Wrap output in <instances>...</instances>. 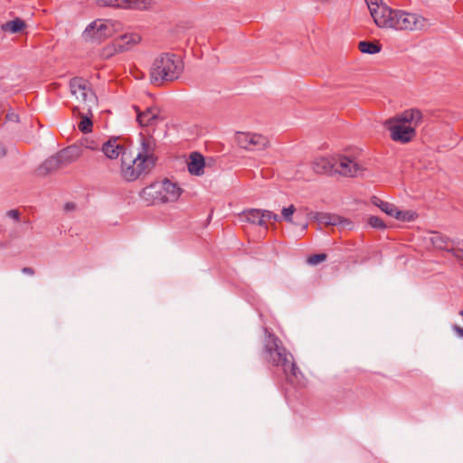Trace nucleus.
I'll return each instance as SVG.
<instances>
[{"label":"nucleus","mask_w":463,"mask_h":463,"mask_svg":"<svg viewBox=\"0 0 463 463\" xmlns=\"http://www.w3.org/2000/svg\"><path fill=\"white\" fill-rule=\"evenodd\" d=\"M265 341L263 352L265 359L274 366H281L287 377L289 375L298 378L301 374L293 360L292 354L282 345L280 339L265 328Z\"/></svg>","instance_id":"obj_1"},{"label":"nucleus","mask_w":463,"mask_h":463,"mask_svg":"<svg viewBox=\"0 0 463 463\" xmlns=\"http://www.w3.org/2000/svg\"><path fill=\"white\" fill-rule=\"evenodd\" d=\"M184 71V64L175 53L164 52L156 57L150 71V82L162 86L165 82L177 80Z\"/></svg>","instance_id":"obj_2"},{"label":"nucleus","mask_w":463,"mask_h":463,"mask_svg":"<svg viewBox=\"0 0 463 463\" xmlns=\"http://www.w3.org/2000/svg\"><path fill=\"white\" fill-rule=\"evenodd\" d=\"M183 190L177 184L172 183L168 179L161 184L155 183L142 190L143 196H151L154 200L158 199L162 202H175L181 195Z\"/></svg>","instance_id":"obj_3"},{"label":"nucleus","mask_w":463,"mask_h":463,"mask_svg":"<svg viewBox=\"0 0 463 463\" xmlns=\"http://www.w3.org/2000/svg\"><path fill=\"white\" fill-rule=\"evenodd\" d=\"M405 14H407V12L384 5L381 11L373 10V18L378 27L403 30Z\"/></svg>","instance_id":"obj_4"},{"label":"nucleus","mask_w":463,"mask_h":463,"mask_svg":"<svg viewBox=\"0 0 463 463\" xmlns=\"http://www.w3.org/2000/svg\"><path fill=\"white\" fill-rule=\"evenodd\" d=\"M120 27V24L113 21L99 23L98 21L90 24L83 32V37L86 41L92 43H101L103 40L111 37Z\"/></svg>","instance_id":"obj_5"},{"label":"nucleus","mask_w":463,"mask_h":463,"mask_svg":"<svg viewBox=\"0 0 463 463\" xmlns=\"http://www.w3.org/2000/svg\"><path fill=\"white\" fill-rule=\"evenodd\" d=\"M135 165H128L123 170V178L128 181L137 180L142 174L149 172L155 165L156 161L146 158L142 156H136Z\"/></svg>","instance_id":"obj_6"},{"label":"nucleus","mask_w":463,"mask_h":463,"mask_svg":"<svg viewBox=\"0 0 463 463\" xmlns=\"http://www.w3.org/2000/svg\"><path fill=\"white\" fill-rule=\"evenodd\" d=\"M235 140L243 149L264 150L269 146V139L260 134L238 132Z\"/></svg>","instance_id":"obj_7"},{"label":"nucleus","mask_w":463,"mask_h":463,"mask_svg":"<svg viewBox=\"0 0 463 463\" xmlns=\"http://www.w3.org/2000/svg\"><path fill=\"white\" fill-rule=\"evenodd\" d=\"M385 127L390 131L391 138L395 142L407 144L416 137V129L411 126L391 124L385 125Z\"/></svg>","instance_id":"obj_8"},{"label":"nucleus","mask_w":463,"mask_h":463,"mask_svg":"<svg viewBox=\"0 0 463 463\" xmlns=\"http://www.w3.org/2000/svg\"><path fill=\"white\" fill-rule=\"evenodd\" d=\"M97 5L102 7L125 9H147L151 0H97Z\"/></svg>","instance_id":"obj_9"},{"label":"nucleus","mask_w":463,"mask_h":463,"mask_svg":"<svg viewBox=\"0 0 463 463\" xmlns=\"http://www.w3.org/2000/svg\"><path fill=\"white\" fill-rule=\"evenodd\" d=\"M314 214V218L319 224H325L326 226L340 225L343 229H352L353 222L349 219L326 213H315Z\"/></svg>","instance_id":"obj_10"},{"label":"nucleus","mask_w":463,"mask_h":463,"mask_svg":"<svg viewBox=\"0 0 463 463\" xmlns=\"http://www.w3.org/2000/svg\"><path fill=\"white\" fill-rule=\"evenodd\" d=\"M133 109L137 112V121L141 127L152 126L160 119L159 109L156 107H148L144 111H141L137 105H134Z\"/></svg>","instance_id":"obj_11"},{"label":"nucleus","mask_w":463,"mask_h":463,"mask_svg":"<svg viewBox=\"0 0 463 463\" xmlns=\"http://www.w3.org/2000/svg\"><path fill=\"white\" fill-rule=\"evenodd\" d=\"M337 165L334 169V173H339L345 176H355L357 172L361 170L358 164L354 163L351 159L345 156H336Z\"/></svg>","instance_id":"obj_12"},{"label":"nucleus","mask_w":463,"mask_h":463,"mask_svg":"<svg viewBox=\"0 0 463 463\" xmlns=\"http://www.w3.org/2000/svg\"><path fill=\"white\" fill-rule=\"evenodd\" d=\"M140 41L141 36L137 33H124L114 40L112 46L116 52H123L130 50Z\"/></svg>","instance_id":"obj_13"},{"label":"nucleus","mask_w":463,"mask_h":463,"mask_svg":"<svg viewBox=\"0 0 463 463\" xmlns=\"http://www.w3.org/2000/svg\"><path fill=\"white\" fill-rule=\"evenodd\" d=\"M337 165L335 156H321L315 159L312 163L313 170L320 175H330L334 173L335 167Z\"/></svg>","instance_id":"obj_14"},{"label":"nucleus","mask_w":463,"mask_h":463,"mask_svg":"<svg viewBox=\"0 0 463 463\" xmlns=\"http://www.w3.org/2000/svg\"><path fill=\"white\" fill-rule=\"evenodd\" d=\"M206 162L204 156L199 152H192L187 162L188 172L192 175L201 176L204 173Z\"/></svg>","instance_id":"obj_15"},{"label":"nucleus","mask_w":463,"mask_h":463,"mask_svg":"<svg viewBox=\"0 0 463 463\" xmlns=\"http://www.w3.org/2000/svg\"><path fill=\"white\" fill-rule=\"evenodd\" d=\"M65 166L61 158L59 157L58 152L48 157L36 170V173L40 176H45L58 170L59 168Z\"/></svg>","instance_id":"obj_16"},{"label":"nucleus","mask_w":463,"mask_h":463,"mask_svg":"<svg viewBox=\"0 0 463 463\" xmlns=\"http://www.w3.org/2000/svg\"><path fill=\"white\" fill-rule=\"evenodd\" d=\"M119 139V137H111L103 143L101 150L108 158L116 159L122 153L124 146L118 143Z\"/></svg>","instance_id":"obj_17"},{"label":"nucleus","mask_w":463,"mask_h":463,"mask_svg":"<svg viewBox=\"0 0 463 463\" xmlns=\"http://www.w3.org/2000/svg\"><path fill=\"white\" fill-rule=\"evenodd\" d=\"M63 165H68L76 161L82 154L81 146L79 144H73L58 152Z\"/></svg>","instance_id":"obj_18"},{"label":"nucleus","mask_w":463,"mask_h":463,"mask_svg":"<svg viewBox=\"0 0 463 463\" xmlns=\"http://www.w3.org/2000/svg\"><path fill=\"white\" fill-rule=\"evenodd\" d=\"M140 136H141V149L137 155L156 161L157 156H156L153 153L155 150V146H156L155 140L153 139L152 137H146L142 134H140Z\"/></svg>","instance_id":"obj_19"},{"label":"nucleus","mask_w":463,"mask_h":463,"mask_svg":"<svg viewBox=\"0 0 463 463\" xmlns=\"http://www.w3.org/2000/svg\"><path fill=\"white\" fill-rule=\"evenodd\" d=\"M403 24V30H421L425 26L426 20L416 14L407 13V14L404 15Z\"/></svg>","instance_id":"obj_20"},{"label":"nucleus","mask_w":463,"mask_h":463,"mask_svg":"<svg viewBox=\"0 0 463 463\" xmlns=\"http://www.w3.org/2000/svg\"><path fill=\"white\" fill-rule=\"evenodd\" d=\"M27 24L22 18L16 17L14 20L8 21L1 25V29L4 32H9L11 33H19L25 30Z\"/></svg>","instance_id":"obj_21"},{"label":"nucleus","mask_w":463,"mask_h":463,"mask_svg":"<svg viewBox=\"0 0 463 463\" xmlns=\"http://www.w3.org/2000/svg\"><path fill=\"white\" fill-rule=\"evenodd\" d=\"M245 221L253 224H258L260 226H264L266 224L265 220L263 219V211L259 209H250L245 210L242 213Z\"/></svg>","instance_id":"obj_22"},{"label":"nucleus","mask_w":463,"mask_h":463,"mask_svg":"<svg viewBox=\"0 0 463 463\" xmlns=\"http://www.w3.org/2000/svg\"><path fill=\"white\" fill-rule=\"evenodd\" d=\"M430 241L435 248L447 251L448 250H450L449 245L453 244V241L449 237L441 234L439 232H432Z\"/></svg>","instance_id":"obj_23"},{"label":"nucleus","mask_w":463,"mask_h":463,"mask_svg":"<svg viewBox=\"0 0 463 463\" xmlns=\"http://www.w3.org/2000/svg\"><path fill=\"white\" fill-rule=\"evenodd\" d=\"M358 49L363 53L376 54L381 52L382 44L378 41H361Z\"/></svg>","instance_id":"obj_24"},{"label":"nucleus","mask_w":463,"mask_h":463,"mask_svg":"<svg viewBox=\"0 0 463 463\" xmlns=\"http://www.w3.org/2000/svg\"><path fill=\"white\" fill-rule=\"evenodd\" d=\"M69 85L72 94H76L78 91L81 93L90 86V82L81 77L71 78Z\"/></svg>","instance_id":"obj_25"},{"label":"nucleus","mask_w":463,"mask_h":463,"mask_svg":"<svg viewBox=\"0 0 463 463\" xmlns=\"http://www.w3.org/2000/svg\"><path fill=\"white\" fill-rule=\"evenodd\" d=\"M411 115L412 114L411 113V109H406L402 114L396 115L395 117L387 119L385 121L384 125H391V124L406 125L408 123L411 124V120L413 118V116H411Z\"/></svg>","instance_id":"obj_26"},{"label":"nucleus","mask_w":463,"mask_h":463,"mask_svg":"<svg viewBox=\"0 0 463 463\" xmlns=\"http://www.w3.org/2000/svg\"><path fill=\"white\" fill-rule=\"evenodd\" d=\"M79 117H80V121L78 125L80 131L84 134L90 133L92 131V128H93V122L91 119V118H92L91 111L88 112L87 115H84L83 113L79 112Z\"/></svg>","instance_id":"obj_27"},{"label":"nucleus","mask_w":463,"mask_h":463,"mask_svg":"<svg viewBox=\"0 0 463 463\" xmlns=\"http://www.w3.org/2000/svg\"><path fill=\"white\" fill-rule=\"evenodd\" d=\"M81 99L84 102L87 103L88 112H90L92 106L98 104V98L94 90L90 88V86L80 93Z\"/></svg>","instance_id":"obj_28"},{"label":"nucleus","mask_w":463,"mask_h":463,"mask_svg":"<svg viewBox=\"0 0 463 463\" xmlns=\"http://www.w3.org/2000/svg\"><path fill=\"white\" fill-rule=\"evenodd\" d=\"M121 156V175H123V170L125 167H128V165H135V157L132 155V152L130 149L124 146V149H122V153H120Z\"/></svg>","instance_id":"obj_29"},{"label":"nucleus","mask_w":463,"mask_h":463,"mask_svg":"<svg viewBox=\"0 0 463 463\" xmlns=\"http://www.w3.org/2000/svg\"><path fill=\"white\" fill-rule=\"evenodd\" d=\"M393 217L402 222H412L418 217V214L413 211H401L397 208Z\"/></svg>","instance_id":"obj_30"},{"label":"nucleus","mask_w":463,"mask_h":463,"mask_svg":"<svg viewBox=\"0 0 463 463\" xmlns=\"http://www.w3.org/2000/svg\"><path fill=\"white\" fill-rule=\"evenodd\" d=\"M367 224L372 228L378 230H384L386 228L384 222L380 217L374 215L368 218Z\"/></svg>","instance_id":"obj_31"},{"label":"nucleus","mask_w":463,"mask_h":463,"mask_svg":"<svg viewBox=\"0 0 463 463\" xmlns=\"http://www.w3.org/2000/svg\"><path fill=\"white\" fill-rule=\"evenodd\" d=\"M296 212V208L293 204H290L288 207H284L282 209V218L288 222H293V214Z\"/></svg>","instance_id":"obj_32"},{"label":"nucleus","mask_w":463,"mask_h":463,"mask_svg":"<svg viewBox=\"0 0 463 463\" xmlns=\"http://www.w3.org/2000/svg\"><path fill=\"white\" fill-rule=\"evenodd\" d=\"M327 258V254L326 253H317L310 255L307 258V263L310 265H318L319 263L325 261Z\"/></svg>","instance_id":"obj_33"},{"label":"nucleus","mask_w":463,"mask_h":463,"mask_svg":"<svg viewBox=\"0 0 463 463\" xmlns=\"http://www.w3.org/2000/svg\"><path fill=\"white\" fill-rule=\"evenodd\" d=\"M379 208L383 213H385L387 215L392 216V217L394 216L395 212L397 210V207L393 203H391L388 202L381 203V205L379 206Z\"/></svg>","instance_id":"obj_34"},{"label":"nucleus","mask_w":463,"mask_h":463,"mask_svg":"<svg viewBox=\"0 0 463 463\" xmlns=\"http://www.w3.org/2000/svg\"><path fill=\"white\" fill-rule=\"evenodd\" d=\"M365 1H366V4L368 5V8L370 10L372 16H373V10L381 11L383 6L387 5L382 0H380V3H379V0H365Z\"/></svg>","instance_id":"obj_35"},{"label":"nucleus","mask_w":463,"mask_h":463,"mask_svg":"<svg viewBox=\"0 0 463 463\" xmlns=\"http://www.w3.org/2000/svg\"><path fill=\"white\" fill-rule=\"evenodd\" d=\"M411 113L412 114L411 116H413L411 123H413L414 126L412 128H416L422 122V113L418 109H411Z\"/></svg>","instance_id":"obj_36"},{"label":"nucleus","mask_w":463,"mask_h":463,"mask_svg":"<svg viewBox=\"0 0 463 463\" xmlns=\"http://www.w3.org/2000/svg\"><path fill=\"white\" fill-rule=\"evenodd\" d=\"M79 145L81 146V148L85 147V148H88L90 150L99 149V144L95 140L89 139V138L82 139Z\"/></svg>","instance_id":"obj_37"},{"label":"nucleus","mask_w":463,"mask_h":463,"mask_svg":"<svg viewBox=\"0 0 463 463\" xmlns=\"http://www.w3.org/2000/svg\"><path fill=\"white\" fill-rule=\"evenodd\" d=\"M264 218H266L269 221L273 220L274 222H280L281 220V218L278 214L268 210H263V219Z\"/></svg>","instance_id":"obj_38"},{"label":"nucleus","mask_w":463,"mask_h":463,"mask_svg":"<svg viewBox=\"0 0 463 463\" xmlns=\"http://www.w3.org/2000/svg\"><path fill=\"white\" fill-rule=\"evenodd\" d=\"M448 251L451 252L458 260H463V249L451 247Z\"/></svg>","instance_id":"obj_39"},{"label":"nucleus","mask_w":463,"mask_h":463,"mask_svg":"<svg viewBox=\"0 0 463 463\" xmlns=\"http://www.w3.org/2000/svg\"><path fill=\"white\" fill-rule=\"evenodd\" d=\"M6 214L15 220L16 222H19L20 220V213L18 210H10L6 213Z\"/></svg>","instance_id":"obj_40"},{"label":"nucleus","mask_w":463,"mask_h":463,"mask_svg":"<svg viewBox=\"0 0 463 463\" xmlns=\"http://www.w3.org/2000/svg\"><path fill=\"white\" fill-rule=\"evenodd\" d=\"M453 330L456 332V334H457L459 337L463 338V327H461V326H458V325H454V326H453Z\"/></svg>","instance_id":"obj_41"},{"label":"nucleus","mask_w":463,"mask_h":463,"mask_svg":"<svg viewBox=\"0 0 463 463\" xmlns=\"http://www.w3.org/2000/svg\"><path fill=\"white\" fill-rule=\"evenodd\" d=\"M22 272L24 273V274H28V275H34L35 274V270L31 268V267H24L22 269Z\"/></svg>","instance_id":"obj_42"},{"label":"nucleus","mask_w":463,"mask_h":463,"mask_svg":"<svg viewBox=\"0 0 463 463\" xmlns=\"http://www.w3.org/2000/svg\"><path fill=\"white\" fill-rule=\"evenodd\" d=\"M384 201L381 200L379 197L377 196H373L372 197V203L377 207H379L381 205V203H383Z\"/></svg>","instance_id":"obj_43"},{"label":"nucleus","mask_w":463,"mask_h":463,"mask_svg":"<svg viewBox=\"0 0 463 463\" xmlns=\"http://www.w3.org/2000/svg\"><path fill=\"white\" fill-rule=\"evenodd\" d=\"M6 118H7L8 120H11V121H18L19 120V117L15 113H9V114H7Z\"/></svg>","instance_id":"obj_44"},{"label":"nucleus","mask_w":463,"mask_h":463,"mask_svg":"<svg viewBox=\"0 0 463 463\" xmlns=\"http://www.w3.org/2000/svg\"><path fill=\"white\" fill-rule=\"evenodd\" d=\"M76 207L75 203H66L65 205H64V210L65 211H71V210H74Z\"/></svg>","instance_id":"obj_45"},{"label":"nucleus","mask_w":463,"mask_h":463,"mask_svg":"<svg viewBox=\"0 0 463 463\" xmlns=\"http://www.w3.org/2000/svg\"><path fill=\"white\" fill-rule=\"evenodd\" d=\"M6 152L5 146L0 142V159L6 155Z\"/></svg>","instance_id":"obj_46"},{"label":"nucleus","mask_w":463,"mask_h":463,"mask_svg":"<svg viewBox=\"0 0 463 463\" xmlns=\"http://www.w3.org/2000/svg\"><path fill=\"white\" fill-rule=\"evenodd\" d=\"M292 223H293V224H295V225H299V226H301V231H305V230L307 228V222H303V223H301V222H298V221H293V222H292Z\"/></svg>","instance_id":"obj_47"},{"label":"nucleus","mask_w":463,"mask_h":463,"mask_svg":"<svg viewBox=\"0 0 463 463\" xmlns=\"http://www.w3.org/2000/svg\"><path fill=\"white\" fill-rule=\"evenodd\" d=\"M72 112H73V114H75L76 112L79 114L80 110L77 107H74L72 109Z\"/></svg>","instance_id":"obj_48"}]
</instances>
